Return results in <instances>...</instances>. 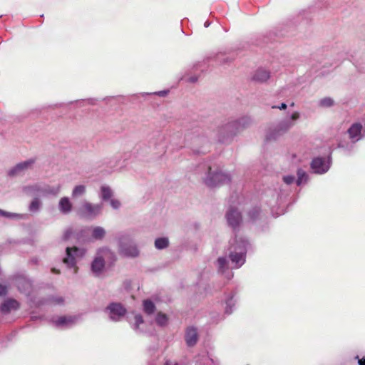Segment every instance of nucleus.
Wrapping results in <instances>:
<instances>
[{
	"mask_svg": "<svg viewBox=\"0 0 365 365\" xmlns=\"http://www.w3.org/2000/svg\"><path fill=\"white\" fill-rule=\"evenodd\" d=\"M250 242L241 236H236L230 240L228 248V258L220 257L217 258L215 266L218 273L224 275L227 279L233 277L234 274L230 269H239L246 262V256L248 249L250 247Z\"/></svg>",
	"mask_w": 365,
	"mask_h": 365,
	"instance_id": "1",
	"label": "nucleus"
},
{
	"mask_svg": "<svg viewBox=\"0 0 365 365\" xmlns=\"http://www.w3.org/2000/svg\"><path fill=\"white\" fill-rule=\"evenodd\" d=\"M197 171L204 176L202 177L204 183L210 187L222 186L228 183L231 177L229 173L222 171L210 162H204L198 165Z\"/></svg>",
	"mask_w": 365,
	"mask_h": 365,
	"instance_id": "2",
	"label": "nucleus"
},
{
	"mask_svg": "<svg viewBox=\"0 0 365 365\" xmlns=\"http://www.w3.org/2000/svg\"><path fill=\"white\" fill-rule=\"evenodd\" d=\"M252 123V119L249 116H243L239 119L233 120L221 125L215 136L220 142L224 143L242 129L248 127Z\"/></svg>",
	"mask_w": 365,
	"mask_h": 365,
	"instance_id": "3",
	"label": "nucleus"
},
{
	"mask_svg": "<svg viewBox=\"0 0 365 365\" xmlns=\"http://www.w3.org/2000/svg\"><path fill=\"white\" fill-rule=\"evenodd\" d=\"M118 253L125 257L135 258L139 255V250L128 232L120 233L117 237Z\"/></svg>",
	"mask_w": 365,
	"mask_h": 365,
	"instance_id": "4",
	"label": "nucleus"
},
{
	"mask_svg": "<svg viewBox=\"0 0 365 365\" xmlns=\"http://www.w3.org/2000/svg\"><path fill=\"white\" fill-rule=\"evenodd\" d=\"M86 254V250L77 247H66V257L63 258V263L69 268H74L75 273L77 272V260L81 259Z\"/></svg>",
	"mask_w": 365,
	"mask_h": 365,
	"instance_id": "5",
	"label": "nucleus"
},
{
	"mask_svg": "<svg viewBox=\"0 0 365 365\" xmlns=\"http://www.w3.org/2000/svg\"><path fill=\"white\" fill-rule=\"evenodd\" d=\"M102 210V204H92L85 200L79 207L78 213L83 217L87 219H94L101 215Z\"/></svg>",
	"mask_w": 365,
	"mask_h": 365,
	"instance_id": "6",
	"label": "nucleus"
},
{
	"mask_svg": "<svg viewBox=\"0 0 365 365\" xmlns=\"http://www.w3.org/2000/svg\"><path fill=\"white\" fill-rule=\"evenodd\" d=\"M331 165V157L314 158L310 163V168L315 174L323 175L327 173Z\"/></svg>",
	"mask_w": 365,
	"mask_h": 365,
	"instance_id": "7",
	"label": "nucleus"
},
{
	"mask_svg": "<svg viewBox=\"0 0 365 365\" xmlns=\"http://www.w3.org/2000/svg\"><path fill=\"white\" fill-rule=\"evenodd\" d=\"M105 314L112 322H119L125 315L127 310L123 305L118 302L110 303L104 309Z\"/></svg>",
	"mask_w": 365,
	"mask_h": 365,
	"instance_id": "8",
	"label": "nucleus"
},
{
	"mask_svg": "<svg viewBox=\"0 0 365 365\" xmlns=\"http://www.w3.org/2000/svg\"><path fill=\"white\" fill-rule=\"evenodd\" d=\"M79 319L80 316L78 315H64L54 317L51 322L58 329H68L76 325Z\"/></svg>",
	"mask_w": 365,
	"mask_h": 365,
	"instance_id": "9",
	"label": "nucleus"
},
{
	"mask_svg": "<svg viewBox=\"0 0 365 365\" xmlns=\"http://www.w3.org/2000/svg\"><path fill=\"white\" fill-rule=\"evenodd\" d=\"M293 127L289 123V120L284 118L280 121L274 128H269L266 135V140L267 141L274 140L281 135L287 132L289 129Z\"/></svg>",
	"mask_w": 365,
	"mask_h": 365,
	"instance_id": "10",
	"label": "nucleus"
},
{
	"mask_svg": "<svg viewBox=\"0 0 365 365\" xmlns=\"http://www.w3.org/2000/svg\"><path fill=\"white\" fill-rule=\"evenodd\" d=\"M293 127L289 123V120L284 118L280 121L274 128H269L266 135V140L267 141L274 140L281 135L287 132L289 129Z\"/></svg>",
	"mask_w": 365,
	"mask_h": 365,
	"instance_id": "11",
	"label": "nucleus"
},
{
	"mask_svg": "<svg viewBox=\"0 0 365 365\" xmlns=\"http://www.w3.org/2000/svg\"><path fill=\"white\" fill-rule=\"evenodd\" d=\"M237 301V292L235 290L229 291L225 293L222 304V305H225V314H231L233 312Z\"/></svg>",
	"mask_w": 365,
	"mask_h": 365,
	"instance_id": "12",
	"label": "nucleus"
},
{
	"mask_svg": "<svg viewBox=\"0 0 365 365\" xmlns=\"http://www.w3.org/2000/svg\"><path fill=\"white\" fill-rule=\"evenodd\" d=\"M35 163V159L31 158L24 162H21L16 164L15 166L11 168L9 172L8 175L10 177H16L19 175H24L26 171L29 169L31 168L32 165Z\"/></svg>",
	"mask_w": 365,
	"mask_h": 365,
	"instance_id": "13",
	"label": "nucleus"
},
{
	"mask_svg": "<svg viewBox=\"0 0 365 365\" xmlns=\"http://www.w3.org/2000/svg\"><path fill=\"white\" fill-rule=\"evenodd\" d=\"M15 284L21 293L26 296L31 294L33 287L32 281L26 276L21 274L16 277Z\"/></svg>",
	"mask_w": 365,
	"mask_h": 365,
	"instance_id": "14",
	"label": "nucleus"
},
{
	"mask_svg": "<svg viewBox=\"0 0 365 365\" xmlns=\"http://www.w3.org/2000/svg\"><path fill=\"white\" fill-rule=\"evenodd\" d=\"M226 218L229 226L236 230L242 222V215L237 208L231 207L226 213Z\"/></svg>",
	"mask_w": 365,
	"mask_h": 365,
	"instance_id": "15",
	"label": "nucleus"
},
{
	"mask_svg": "<svg viewBox=\"0 0 365 365\" xmlns=\"http://www.w3.org/2000/svg\"><path fill=\"white\" fill-rule=\"evenodd\" d=\"M346 133L349 140L356 142L361 140L364 137L363 125L359 122L352 123L348 128Z\"/></svg>",
	"mask_w": 365,
	"mask_h": 365,
	"instance_id": "16",
	"label": "nucleus"
},
{
	"mask_svg": "<svg viewBox=\"0 0 365 365\" xmlns=\"http://www.w3.org/2000/svg\"><path fill=\"white\" fill-rule=\"evenodd\" d=\"M185 341L187 346L193 347L199 339L198 330L193 326H190L185 331Z\"/></svg>",
	"mask_w": 365,
	"mask_h": 365,
	"instance_id": "17",
	"label": "nucleus"
},
{
	"mask_svg": "<svg viewBox=\"0 0 365 365\" xmlns=\"http://www.w3.org/2000/svg\"><path fill=\"white\" fill-rule=\"evenodd\" d=\"M96 255L103 259L106 262L113 263L116 260V255L115 252L108 247H102L97 250Z\"/></svg>",
	"mask_w": 365,
	"mask_h": 365,
	"instance_id": "18",
	"label": "nucleus"
},
{
	"mask_svg": "<svg viewBox=\"0 0 365 365\" xmlns=\"http://www.w3.org/2000/svg\"><path fill=\"white\" fill-rule=\"evenodd\" d=\"M105 263L103 259L96 255L91 264V272L96 277H98L102 274L105 267Z\"/></svg>",
	"mask_w": 365,
	"mask_h": 365,
	"instance_id": "19",
	"label": "nucleus"
},
{
	"mask_svg": "<svg viewBox=\"0 0 365 365\" xmlns=\"http://www.w3.org/2000/svg\"><path fill=\"white\" fill-rule=\"evenodd\" d=\"M20 307L19 302L14 299H7L0 305V311L3 314H8L11 310H17Z\"/></svg>",
	"mask_w": 365,
	"mask_h": 365,
	"instance_id": "20",
	"label": "nucleus"
},
{
	"mask_svg": "<svg viewBox=\"0 0 365 365\" xmlns=\"http://www.w3.org/2000/svg\"><path fill=\"white\" fill-rule=\"evenodd\" d=\"M130 156V153L117 154L110 162V167L113 168H121L126 165L125 161Z\"/></svg>",
	"mask_w": 365,
	"mask_h": 365,
	"instance_id": "21",
	"label": "nucleus"
},
{
	"mask_svg": "<svg viewBox=\"0 0 365 365\" xmlns=\"http://www.w3.org/2000/svg\"><path fill=\"white\" fill-rule=\"evenodd\" d=\"M195 365H219V362L207 353H203L196 356Z\"/></svg>",
	"mask_w": 365,
	"mask_h": 365,
	"instance_id": "22",
	"label": "nucleus"
},
{
	"mask_svg": "<svg viewBox=\"0 0 365 365\" xmlns=\"http://www.w3.org/2000/svg\"><path fill=\"white\" fill-rule=\"evenodd\" d=\"M356 141L341 140L338 143V148L341 149L345 155H351L356 150Z\"/></svg>",
	"mask_w": 365,
	"mask_h": 365,
	"instance_id": "23",
	"label": "nucleus"
},
{
	"mask_svg": "<svg viewBox=\"0 0 365 365\" xmlns=\"http://www.w3.org/2000/svg\"><path fill=\"white\" fill-rule=\"evenodd\" d=\"M43 185L36 183L31 185L24 186L23 192L29 196H42Z\"/></svg>",
	"mask_w": 365,
	"mask_h": 365,
	"instance_id": "24",
	"label": "nucleus"
},
{
	"mask_svg": "<svg viewBox=\"0 0 365 365\" xmlns=\"http://www.w3.org/2000/svg\"><path fill=\"white\" fill-rule=\"evenodd\" d=\"M207 143H208V140L206 138L196 135V136H194L191 139L190 146L194 153H205V150H200V148L198 147V145L201 143L205 145Z\"/></svg>",
	"mask_w": 365,
	"mask_h": 365,
	"instance_id": "25",
	"label": "nucleus"
},
{
	"mask_svg": "<svg viewBox=\"0 0 365 365\" xmlns=\"http://www.w3.org/2000/svg\"><path fill=\"white\" fill-rule=\"evenodd\" d=\"M270 77L269 72L264 68L257 69L252 76V81L257 83H264Z\"/></svg>",
	"mask_w": 365,
	"mask_h": 365,
	"instance_id": "26",
	"label": "nucleus"
},
{
	"mask_svg": "<svg viewBox=\"0 0 365 365\" xmlns=\"http://www.w3.org/2000/svg\"><path fill=\"white\" fill-rule=\"evenodd\" d=\"M72 203L68 197H63L58 202V210L63 215H68L72 210Z\"/></svg>",
	"mask_w": 365,
	"mask_h": 365,
	"instance_id": "27",
	"label": "nucleus"
},
{
	"mask_svg": "<svg viewBox=\"0 0 365 365\" xmlns=\"http://www.w3.org/2000/svg\"><path fill=\"white\" fill-rule=\"evenodd\" d=\"M134 321V323L131 326L135 332L137 334L144 333L145 322L143 317L140 314H135Z\"/></svg>",
	"mask_w": 365,
	"mask_h": 365,
	"instance_id": "28",
	"label": "nucleus"
},
{
	"mask_svg": "<svg viewBox=\"0 0 365 365\" xmlns=\"http://www.w3.org/2000/svg\"><path fill=\"white\" fill-rule=\"evenodd\" d=\"M296 185L299 187L308 182L309 180V174L302 168H298L297 170Z\"/></svg>",
	"mask_w": 365,
	"mask_h": 365,
	"instance_id": "29",
	"label": "nucleus"
},
{
	"mask_svg": "<svg viewBox=\"0 0 365 365\" xmlns=\"http://www.w3.org/2000/svg\"><path fill=\"white\" fill-rule=\"evenodd\" d=\"M0 217L19 220L26 219L27 215L7 212L0 209Z\"/></svg>",
	"mask_w": 365,
	"mask_h": 365,
	"instance_id": "30",
	"label": "nucleus"
},
{
	"mask_svg": "<svg viewBox=\"0 0 365 365\" xmlns=\"http://www.w3.org/2000/svg\"><path fill=\"white\" fill-rule=\"evenodd\" d=\"M61 190V185L51 186L48 185H43L42 196L47 195H57Z\"/></svg>",
	"mask_w": 365,
	"mask_h": 365,
	"instance_id": "31",
	"label": "nucleus"
},
{
	"mask_svg": "<svg viewBox=\"0 0 365 365\" xmlns=\"http://www.w3.org/2000/svg\"><path fill=\"white\" fill-rule=\"evenodd\" d=\"M106 230L101 226H96L92 228L91 237L96 240H102L106 235Z\"/></svg>",
	"mask_w": 365,
	"mask_h": 365,
	"instance_id": "32",
	"label": "nucleus"
},
{
	"mask_svg": "<svg viewBox=\"0 0 365 365\" xmlns=\"http://www.w3.org/2000/svg\"><path fill=\"white\" fill-rule=\"evenodd\" d=\"M143 311L147 315L153 314L155 311V305L150 299L143 302Z\"/></svg>",
	"mask_w": 365,
	"mask_h": 365,
	"instance_id": "33",
	"label": "nucleus"
},
{
	"mask_svg": "<svg viewBox=\"0 0 365 365\" xmlns=\"http://www.w3.org/2000/svg\"><path fill=\"white\" fill-rule=\"evenodd\" d=\"M112 196H113V191L108 186H107V185L101 186L100 197L103 201H107L108 200H110V198Z\"/></svg>",
	"mask_w": 365,
	"mask_h": 365,
	"instance_id": "34",
	"label": "nucleus"
},
{
	"mask_svg": "<svg viewBox=\"0 0 365 365\" xmlns=\"http://www.w3.org/2000/svg\"><path fill=\"white\" fill-rule=\"evenodd\" d=\"M168 317L165 314L158 312L155 317V323L158 326L164 327L168 324Z\"/></svg>",
	"mask_w": 365,
	"mask_h": 365,
	"instance_id": "35",
	"label": "nucleus"
},
{
	"mask_svg": "<svg viewBox=\"0 0 365 365\" xmlns=\"http://www.w3.org/2000/svg\"><path fill=\"white\" fill-rule=\"evenodd\" d=\"M63 302H64V299L61 297H50L45 300L40 301L39 302L37 303V305L39 306L41 304H47V303L55 304H62L63 303Z\"/></svg>",
	"mask_w": 365,
	"mask_h": 365,
	"instance_id": "36",
	"label": "nucleus"
},
{
	"mask_svg": "<svg viewBox=\"0 0 365 365\" xmlns=\"http://www.w3.org/2000/svg\"><path fill=\"white\" fill-rule=\"evenodd\" d=\"M169 245V240L167 237H159L155 240V247L158 250H163Z\"/></svg>",
	"mask_w": 365,
	"mask_h": 365,
	"instance_id": "37",
	"label": "nucleus"
},
{
	"mask_svg": "<svg viewBox=\"0 0 365 365\" xmlns=\"http://www.w3.org/2000/svg\"><path fill=\"white\" fill-rule=\"evenodd\" d=\"M41 207V202L38 197H35L29 205V210L31 212L36 213L38 212Z\"/></svg>",
	"mask_w": 365,
	"mask_h": 365,
	"instance_id": "38",
	"label": "nucleus"
},
{
	"mask_svg": "<svg viewBox=\"0 0 365 365\" xmlns=\"http://www.w3.org/2000/svg\"><path fill=\"white\" fill-rule=\"evenodd\" d=\"M86 186L83 185H76L72 191V197L76 198L83 196L86 193Z\"/></svg>",
	"mask_w": 365,
	"mask_h": 365,
	"instance_id": "39",
	"label": "nucleus"
},
{
	"mask_svg": "<svg viewBox=\"0 0 365 365\" xmlns=\"http://www.w3.org/2000/svg\"><path fill=\"white\" fill-rule=\"evenodd\" d=\"M249 220L251 222H255L260 215V208L258 207H254L248 213Z\"/></svg>",
	"mask_w": 365,
	"mask_h": 365,
	"instance_id": "40",
	"label": "nucleus"
},
{
	"mask_svg": "<svg viewBox=\"0 0 365 365\" xmlns=\"http://www.w3.org/2000/svg\"><path fill=\"white\" fill-rule=\"evenodd\" d=\"M334 104V101L330 97H325L319 100V106L322 108H330Z\"/></svg>",
	"mask_w": 365,
	"mask_h": 365,
	"instance_id": "41",
	"label": "nucleus"
},
{
	"mask_svg": "<svg viewBox=\"0 0 365 365\" xmlns=\"http://www.w3.org/2000/svg\"><path fill=\"white\" fill-rule=\"evenodd\" d=\"M299 117L300 113L298 111H294L286 118L289 120V123H291L292 125L294 126L295 122L299 120Z\"/></svg>",
	"mask_w": 365,
	"mask_h": 365,
	"instance_id": "42",
	"label": "nucleus"
},
{
	"mask_svg": "<svg viewBox=\"0 0 365 365\" xmlns=\"http://www.w3.org/2000/svg\"><path fill=\"white\" fill-rule=\"evenodd\" d=\"M283 182L287 185H291L294 182L296 183V178L294 175H287L283 176Z\"/></svg>",
	"mask_w": 365,
	"mask_h": 365,
	"instance_id": "43",
	"label": "nucleus"
},
{
	"mask_svg": "<svg viewBox=\"0 0 365 365\" xmlns=\"http://www.w3.org/2000/svg\"><path fill=\"white\" fill-rule=\"evenodd\" d=\"M110 204L111 207L115 210H118L120 206V202L116 199H110Z\"/></svg>",
	"mask_w": 365,
	"mask_h": 365,
	"instance_id": "44",
	"label": "nucleus"
},
{
	"mask_svg": "<svg viewBox=\"0 0 365 365\" xmlns=\"http://www.w3.org/2000/svg\"><path fill=\"white\" fill-rule=\"evenodd\" d=\"M71 234H72V231H71V229H68V230H66L63 232V237H63V240H68V239H69V237H71Z\"/></svg>",
	"mask_w": 365,
	"mask_h": 365,
	"instance_id": "45",
	"label": "nucleus"
},
{
	"mask_svg": "<svg viewBox=\"0 0 365 365\" xmlns=\"http://www.w3.org/2000/svg\"><path fill=\"white\" fill-rule=\"evenodd\" d=\"M7 287L6 286L0 284V297L6 294Z\"/></svg>",
	"mask_w": 365,
	"mask_h": 365,
	"instance_id": "46",
	"label": "nucleus"
},
{
	"mask_svg": "<svg viewBox=\"0 0 365 365\" xmlns=\"http://www.w3.org/2000/svg\"><path fill=\"white\" fill-rule=\"evenodd\" d=\"M287 108V105L285 103H282L279 106H273L272 108H277L279 110H285Z\"/></svg>",
	"mask_w": 365,
	"mask_h": 365,
	"instance_id": "47",
	"label": "nucleus"
},
{
	"mask_svg": "<svg viewBox=\"0 0 365 365\" xmlns=\"http://www.w3.org/2000/svg\"><path fill=\"white\" fill-rule=\"evenodd\" d=\"M169 91L168 90H163V91H158V92H155L154 93L155 94L160 96V97H165L167 96V94L168 93Z\"/></svg>",
	"mask_w": 365,
	"mask_h": 365,
	"instance_id": "48",
	"label": "nucleus"
},
{
	"mask_svg": "<svg viewBox=\"0 0 365 365\" xmlns=\"http://www.w3.org/2000/svg\"><path fill=\"white\" fill-rule=\"evenodd\" d=\"M358 360V364L359 365H365V358L364 356L361 359H359V356H356L355 357Z\"/></svg>",
	"mask_w": 365,
	"mask_h": 365,
	"instance_id": "49",
	"label": "nucleus"
},
{
	"mask_svg": "<svg viewBox=\"0 0 365 365\" xmlns=\"http://www.w3.org/2000/svg\"><path fill=\"white\" fill-rule=\"evenodd\" d=\"M186 81L189 83H195L197 81V76H191V77L188 78Z\"/></svg>",
	"mask_w": 365,
	"mask_h": 365,
	"instance_id": "50",
	"label": "nucleus"
},
{
	"mask_svg": "<svg viewBox=\"0 0 365 365\" xmlns=\"http://www.w3.org/2000/svg\"><path fill=\"white\" fill-rule=\"evenodd\" d=\"M164 365H178V364H177V363H173V362H171V361H166V362L165 363V364H164Z\"/></svg>",
	"mask_w": 365,
	"mask_h": 365,
	"instance_id": "51",
	"label": "nucleus"
},
{
	"mask_svg": "<svg viewBox=\"0 0 365 365\" xmlns=\"http://www.w3.org/2000/svg\"><path fill=\"white\" fill-rule=\"evenodd\" d=\"M210 25V22H209V21H207L205 22V24H204L205 27H206V28H207V27H208Z\"/></svg>",
	"mask_w": 365,
	"mask_h": 365,
	"instance_id": "52",
	"label": "nucleus"
},
{
	"mask_svg": "<svg viewBox=\"0 0 365 365\" xmlns=\"http://www.w3.org/2000/svg\"><path fill=\"white\" fill-rule=\"evenodd\" d=\"M88 103H91V104H93V100H92V99H88Z\"/></svg>",
	"mask_w": 365,
	"mask_h": 365,
	"instance_id": "53",
	"label": "nucleus"
},
{
	"mask_svg": "<svg viewBox=\"0 0 365 365\" xmlns=\"http://www.w3.org/2000/svg\"><path fill=\"white\" fill-rule=\"evenodd\" d=\"M32 262H33L34 263H36V262H37V259H32Z\"/></svg>",
	"mask_w": 365,
	"mask_h": 365,
	"instance_id": "54",
	"label": "nucleus"
},
{
	"mask_svg": "<svg viewBox=\"0 0 365 365\" xmlns=\"http://www.w3.org/2000/svg\"><path fill=\"white\" fill-rule=\"evenodd\" d=\"M294 106V103L292 102L291 104H290V106L293 107Z\"/></svg>",
	"mask_w": 365,
	"mask_h": 365,
	"instance_id": "55",
	"label": "nucleus"
},
{
	"mask_svg": "<svg viewBox=\"0 0 365 365\" xmlns=\"http://www.w3.org/2000/svg\"><path fill=\"white\" fill-rule=\"evenodd\" d=\"M149 365H154V364H150Z\"/></svg>",
	"mask_w": 365,
	"mask_h": 365,
	"instance_id": "56",
	"label": "nucleus"
},
{
	"mask_svg": "<svg viewBox=\"0 0 365 365\" xmlns=\"http://www.w3.org/2000/svg\"><path fill=\"white\" fill-rule=\"evenodd\" d=\"M364 358H365V355H364Z\"/></svg>",
	"mask_w": 365,
	"mask_h": 365,
	"instance_id": "57",
	"label": "nucleus"
}]
</instances>
